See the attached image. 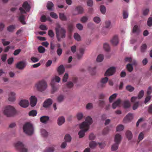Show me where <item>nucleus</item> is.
Here are the masks:
<instances>
[{"instance_id":"f257e3e1","label":"nucleus","mask_w":152,"mask_h":152,"mask_svg":"<svg viewBox=\"0 0 152 152\" xmlns=\"http://www.w3.org/2000/svg\"><path fill=\"white\" fill-rule=\"evenodd\" d=\"M92 123V118L90 116L87 117L85 121L80 125V129H82L78 133L80 138L83 137L85 135V132L89 129V126Z\"/></svg>"},{"instance_id":"f03ea898","label":"nucleus","mask_w":152,"mask_h":152,"mask_svg":"<svg viewBox=\"0 0 152 152\" xmlns=\"http://www.w3.org/2000/svg\"><path fill=\"white\" fill-rule=\"evenodd\" d=\"M55 29L56 37L58 41H61V38H64L65 37L66 30L64 28L61 27L59 24H56Z\"/></svg>"},{"instance_id":"7ed1b4c3","label":"nucleus","mask_w":152,"mask_h":152,"mask_svg":"<svg viewBox=\"0 0 152 152\" xmlns=\"http://www.w3.org/2000/svg\"><path fill=\"white\" fill-rule=\"evenodd\" d=\"M3 113L7 117H10L13 116L16 113V111L13 106L8 105L4 107Z\"/></svg>"},{"instance_id":"20e7f679","label":"nucleus","mask_w":152,"mask_h":152,"mask_svg":"<svg viewBox=\"0 0 152 152\" xmlns=\"http://www.w3.org/2000/svg\"><path fill=\"white\" fill-rule=\"evenodd\" d=\"M121 140V137L119 134H117L115 135L114 140L115 143L112 145L111 148L112 151H115L118 149Z\"/></svg>"},{"instance_id":"39448f33","label":"nucleus","mask_w":152,"mask_h":152,"mask_svg":"<svg viewBox=\"0 0 152 152\" xmlns=\"http://www.w3.org/2000/svg\"><path fill=\"white\" fill-rule=\"evenodd\" d=\"M23 129L24 132L28 135H31L33 133L32 125L29 123H27L23 125Z\"/></svg>"},{"instance_id":"423d86ee","label":"nucleus","mask_w":152,"mask_h":152,"mask_svg":"<svg viewBox=\"0 0 152 152\" xmlns=\"http://www.w3.org/2000/svg\"><path fill=\"white\" fill-rule=\"evenodd\" d=\"M36 86L38 91H42L46 88L47 84L45 81L42 80L37 83L36 84Z\"/></svg>"},{"instance_id":"0eeeda50","label":"nucleus","mask_w":152,"mask_h":152,"mask_svg":"<svg viewBox=\"0 0 152 152\" xmlns=\"http://www.w3.org/2000/svg\"><path fill=\"white\" fill-rule=\"evenodd\" d=\"M30 9V7L27 1L24 2L22 5V7H20L19 10L21 14L26 13V11L29 12Z\"/></svg>"},{"instance_id":"6e6552de","label":"nucleus","mask_w":152,"mask_h":152,"mask_svg":"<svg viewBox=\"0 0 152 152\" xmlns=\"http://www.w3.org/2000/svg\"><path fill=\"white\" fill-rule=\"evenodd\" d=\"M15 146L20 152H27V149L21 142H18L15 144Z\"/></svg>"},{"instance_id":"1a4fd4ad","label":"nucleus","mask_w":152,"mask_h":152,"mask_svg":"<svg viewBox=\"0 0 152 152\" xmlns=\"http://www.w3.org/2000/svg\"><path fill=\"white\" fill-rule=\"evenodd\" d=\"M50 84L52 87L51 92L53 94L57 91L58 86L54 82V80H52Z\"/></svg>"},{"instance_id":"9d476101","label":"nucleus","mask_w":152,"mask_h":152,"mask_svg":"<svg viewBox=\"0 0 152 152\" xmlns=\"http://www.w3.org/2000/svg\"><path fill=\"white\" fill-rule=\"evenodd\" d=\"M97 144L99 145V148H103L105 145L104 144L99 142L97 143L95 141H92L90 142L89 146L90 148H94Z\"/></svg>"},{"instance_id":"9b49d317","label":"nucleus","mask_w":152,"mask_h":152,"mask_svg":"<svg viewBox=\"0 0 152 152\" xmlns=\"http://www.w3.org/2000/svg\"><path fill=\"white\" fill-rule=\"evenodd\" d=\"M115 68L113 67H112L108 69L105 73V76H110L113 75L115 72Z\"/></svg>"},{"instance_id":"f8f14e48","label":"nucleus","mask_w":152,"mask_h":152,"mask_svg":"<svg viewBox=\"0 0 152 152\" xmlns=\"http://www.w3.org/2000/svg\"><path fill=\"white\" fill-rule=\"evenodd\" d=\"M37 99L35 96H32L30 99V105L31 107L35 106L37 102Z\"/></svg>"},{"instance_id":"ddd939ff","label":"nucleus","mask_w":152,"mask_h":152,"mask_svg":"<svg viewBox=\"0 0 152 152\" xmlns=\"http://www.w3.org/2000/svg\"><path fill=\"white\" fill-rule=\"evenodd\" d=\"M29 104V102L28 100L23 99L21 100L19 104L22 107H27Z\"/></svg>"},{"instance_id":"4468645a","label":"nucleus","mask_w":152,"mask_h":152,"mask_svg":"<svg viewBox=\"0 0 152 152\" xmlns=\"http://www.w3.org/2000/svg\"><path fill=\"white\" fill-rule=\"evenodd\" d=\"M26 65V63L25 62L21 61L17 63L16 67L19 69H22L24 68Z\"/></svg>"},{"instance_id":"2eb2a0df","label":"nucleus","mask_w":152,"mask_h":152,"mask_svg":"<svg viewBox=\"0 0 152 152\" xmlns=\"http://www.w3.org/2000/svg\"><path fill=\"white\" fill-rule=\"evenodd\" d=\"M52 103V101L50 99H46L44 102L43 104V107L45 108H47Z\"/></svg>"},{"instance_id":"dca6fc26","label":"nucleus","mask_w":152,"mask_h":152,"mask_svg":"<svg viewBox=\"0 0 152 152\" xmlns=\"http://www.w3.org/2000/svg\"><path fill=\"white\" fill-rule=\"evenodd\" d=\"M111 42L113 45H116L118 43V37L117 36H114L111 40Z\"/></svg>"},{"instance_id":"f3484780","label":"nucleus","mask_w":152,"mask_h":152,"mask_svg":"<svg viewBox=\"0 0 152 152\" xmlns=\"http://www.w3.org/2000/svg\"><path fill=\"white\" fill-rule=\"evenodd\" d=\"M49 119V117L48 116L45 115L40 117V121L42 123L46 124Z\"/></svg>"},{"instance_id":"a211bd4d","label":"nucleus","mask_w":152,"mask_h":152,"mask_svg":"<svg viewBox=\"0 0 152 152\" xmlns=\"http://www.w3.org/2000/svg\"><path fill=\"white\" fill-rule=\"evenodd\" d=\"M65 122V118L62 116L59 117L57 119V124L60 126L63 124Z\"/></svg>"},{"instance_id":"6ab92c4d","label":"nucleus","mask_w":152,"mask_h":152,"mask_svg":"<svg viewBox=\"0 0 152 152\" xmlns=\"http://www.w3.org/2000/svg\"><path fill=\"white\" fill-rule=\"evenodd\" d=\"M8 100L10 102H13L15 100V94L13 92H11L9 95Z\"/></svg>"},{"instance_id":"aec40b11","label":"nucleus","mask_w":152,"mask_h":152,"mask_svg":"<svg viewBox=\"0 0 152 152\" xmlns=\"http://www.w3.org/2000/svg\"><path fill=\"white\" fill-rule=\"evenodd\" d=\"M57 71L59 75L64 73L65 71V69L63 65L60 66L57 69Z\"/></svg>"},{"instance_id":"412c9836","label":"nucleus","mask_w":152,"mask_h":152,"mask_svg":"<svg viewBox=\"0 0 152 152\" xmlns=\"http://www.w3.org/2000/svg\"><path fill=\"white\" fill-rule=\"evenodd\" d=\"M121 100L120 99H118L115 102L112 104V107L113 109H115L120 104Z\"/></svg>"},{"instance_id":"4be33fe9","label":"nucleus","mask_w":152,"mask_h":152,"mask_svg":"<svg viewBox=\"0 0 152 152\" xmlns=\"http://www.w3.org/2000/svg\"><path fill=\"white\" fill-rule=\"evenodd\" d=\"M108 80V78L107 77H105L102 79L101 83L100 86L102 87H103L104 86V84L106 83Z\"/></svg>"},{"instance_id":"5701e85b","label":"nucleus","mask_w":152,"mask_h":152,"mask_svg":"<svg viewBox=\"0 0 152 152\" xmlns=\"http://www.w3.org/2000/svg\"><path fill=\"white\" fill-rule=\"evenodd\" d=\"M55 146L47 148L44 151V152H54L55 150Z\"/></svg>"},{"instance_id":"b1692460","label":"nucleus","mask_w":152,"mask_h":152,"mask_svg":"<svg viewBox=\"0 0 152 152\" xmlns=\"http://www.w3.org/2000/svg\"><path fill=\"white\" fill-rule=\"evenodd\" d=\"M132 114L131 113L128 114L124 119V121H129L132 118Z\"/></svg>"},{"instance_id":"393cba45","label":"nucleus","mask_w":152,"mask_h":152,"mask_svg":"<svg viewBox=\"0 0 152 152\" xmlns=\"http://www.w3.org/2000/svg\"><path fill=\"white\" fill-rule=\"evenodd\" d=\"M130 106V104L129 100H126L124 101L123 103V107L125 108H127Z\"/></svg>"},{"instance_id":"a878e982","label":"nucleus","mask_w":152,"mask_h":152,"mask_svg":"<svg viewBox=\"0 0 152 152\" xmlns=\"http://www.w3.org/2000/svg\"><path fill=\"white\" fill-rule=\"evenodd\" d=\"M19 20L21 23L23 25L25 24L26 23L25 21V16L23 15H21L19 18Z\"/></svg>"},{"instance_id":"bb28decb","label":"nucleus","mask_w":152,"mask_h":152,"mask_svg":"<svg viewBox=\"0 0 152 152\" xmlns=\"http://www.w3.org/2000/svg\"><path fill=\"white\" fill-rule=\"evenodd\" d=\"M15 28V25H11L7 27V30L10 32H12L14 29Z\"/></svg>"},{"instance_id":"cd10ccee","label":"nucleus","mask_w":152,"mask_h":152,"mask_svg":"<svg viewBox=\"0 0 152 152\" xmlns=\"http://www.w3.org/2000/svg\"><path fill=\"white\" fill-rule=\"evenodd\" d=\"M80 54H78L77 55V58L78 59H80L82 56L85 50L84 49L81 48L80 49Z\"/></svg>"},{"instance_id":"c85d7f7f","label":"nucleus","mask_w":152,"mask_h":152,"mask_svg":"<svg viewBox=\"0 0 152 152\" xmlns=\"http://www.w3.org/2000/svg\"><path fill=\"white\" fill-rule=\"evenodd\" d=\"M126 135L129 140H131L132 137V134L131 132L129 130L126 132Z\"/></svg>"},{"instance_id":"c756f323","label":"nucleus","mask_w":152,"mask_h":152,"mask_svg":"<svg viewBox=\"0 0 152 152\" xmlns=\"http://www.w3.org/2000/svg\"><path fill=\"white\" fill-rule=\"evenodd\" d=\"M53 6L54 4L52 2L48 1L47 4V7L48 10H52V7H53Z\"/></svg>"},{"instance_id":"7c9ffc66","label":"nucleus","mask_w":152,"mask_h":152,"mask_svg":"<svg viewBox=\"0 0 152 152\" xmlns=\"http://www.w3.org/2000/svg\"><path fill=\"white\" fill-rule=\"evenodd\" d=\"M75 10L78 12L79 14H82L83 13V8L80 6L77 7Z\"/></svg>"},{"instance_id":"2f4dec72","label":"nucleus","mask_w":152,"mask_h":152,"mask_svg":"<svg viewBox=\"0 0 152 152\" xmlns=\"http://www.w3.org/2000/svg\"><path fill=\"white\" fill-rule=\"evenodd\" d=\"M67 29L69 32H72L73 29V25L72 23L68 24Z\"/></svg>"},{"instance_id":"473e14b6","label":"nucleus","mask_w":152,"mask_h":152,"mask_svg":"<svg viewBox=\"0 0 152 152\" xmlns=\"http://www.w3.org/2000/svg\"><path fill=\"white\" fill-rule=\"evenodd\" d=\"M37 111L36 110H32L30 111L28 113V115L29 116H35L37 114Z\"/></svg>"},{"instance_id":"72a5a7b5","label":"nucleus","mask_w":152,"mask_h":152,"mask_svg":"<svg viewBox=\"0 0 152 152\" xmlns=\"http://www.w3.org/2000/svg\"><path fill=\"white\" fill-rule=\"evenodd\" d=\"M132 32L134 33L138 34L139 32V29L138 26L137 25H135L133 28Z\"/></svg>"},{"instance_id":"f704fd0d","label":"nucleus","mask_w":152,"mask_h":152,"mask_svg":"<svg viewBox=\"0 0 152 152\" xmlns=\"http://www.w3.org/2000/svg\"><path fill=\"white\" fill-rule=\"evenodd\" d=\"M60 18L62 20L66 21L67 20V18L63 13H60L59 15Z\"/></svg>"},{"instance_id":"c9c22d12","label":"nucleus","mask_w":152,"mask_h":152,"mask_svg":"<svg viewBox=\"0 0 152 152\" xmlns=\"http://www.w3.org/2000/svg\"><path fill=\"white\" fill-rule=\"evenodd\" d=\"M126 89L129 92H132L134 90V88L131 85H128L126 87Z\"/></svg>"},{"instance_id":"e433bc0d","label":"nucleus","mask_w":152,"mask_h":152,"mask_svg":"<svg viewBox=\"0 0 152 152\" xmlns=\"http://www.w3.org/2000/svg\"><path fill=\"white\" fill-rule=\"evenodd\" d=\"M103 55L102 54H101L98 56L96 59V60L98 62H101L103 61Z\"/></svg>"},{"instance_id":"4c0bfd02","label":"nucleus","mask_w":152,"mask_h":152,"mask_svg":"<svg viewBox=\"0 0 152 152\" xmlns=\"http://www.w3.org/2000/svg\"><path fill=\"white\" fill-rule=\"evenodd\" d=\"M74 38L78 41L81 40L80 37V35L77 33H75L74 35Z\"/></svg>"},{"instance_id":"58836bf2","label":"nucleus","mask_w":152,"mask_h":152,"mask_svg":"<svg viewBox=\"0 0 152 152\" xmlns=\"http://www.w3.org/2000/svg\"><path fill=\"white\" fill-rule=\"evenodd\" d=\"M126 68L129 72H131L133 71V67L131 64H129L126 65Z\"/></svg>"},{"instance_id":"ea45409f","label":"nucleus","mask_w":152,"mask_h":152,"mask_svg":"<svg viewBox=\"0 0 152 152\" xmlns=\"http://www.w3.org/2000/svg\"><path fill=\"white\" fill-rule=\"evenodd\" d=\"M147 48V46L146 44H144L142 45L141 47V51L142 52H145Z\"/></svg>"},{"instance_id":"a19ab883","label":"nucleus","mask_w":152,"mask_h":152,"mask_svg":"<svg viewBox=\"0 0 152 152\" xmlns=\"http://www.w3.org/2000/svg\"><path fill=\"white\" fill-rule=\"evenodd\" d=\"M117 96V94H114L111 96L109 98V101L110 102H111L113 100L115 99Z\"/></svg>"},{"instance_id":"79ce46f5","label":"nucleus","mask_w":152,"mask_h":152,"mask_svg":"<svg viewBox=\"0 0 152 152\" xmlns=\"http://www.w3.org/2000/svg\"><path fill=\"white\" fill-rule=\"evenodd\" d=\"M64 139L66 142H70L71 140V137L69 134H66L65 137Z\"/></svg>"},{"instance_id":"37998d69","label":"nucleus","mask_w":152,"mask_h":152,"mask_svg":"<svg viewBox=\"0 0 152 152\" xmlns=\"http://www.w3.org/2000/svg\"><path fill=\"white\" fill-rule=\"evenodd\" d=\"M38 51L40 53H43L45 51V49L43 47L39 46L38 48Z\"/></svg>"},{"instance_id":"c03bdc74","label":"nucleus","mask_w":152,"mask_h":152,"mask_svg":"<svg viewBox=\"0 0 152 152\" xmlns=\"http://www.w3.org/2000/svg\"><path fill=\"white\" fill-rule=\"evenodd\" d=\"M100 10L103 14H104L106 12V8L104 5H101L100 8Z\"/></svg>"},{"instance_id":"a18cd8bd","label":"nucleus","mask_w":152,"mask_h":152,"mask_svg":"<svg viewBox=\"0 0 152 152\" xmlns=\"http://www.w3.org/2000/svg\"><path fill=\"white\" fill-rule=\"evenodd\" d=\"M64 99V96L62 95H60L57 98V101L59 102H61L63 101Z\"/></svg>"},{"instance_id":"49530a36","label":"nucleus","mask_w":152,"mask_h":152,"mask_svg":"<svg viewBox=\"0 0 152 152\" xmlns=\"http://www.w3.org/2000/svg\"><path fill=\"white\" fill-rule=\"evenodd\" d=\"M7 54H4L1 56V60L3 62H5L7 59Z\"/></svg>"},{"instance_id":"de8ad7c7","label":"nucleus","mask_w":152,"mask_h":152,"mask_svg":"<svg viewBox=\"0 0 152 152\" xmlns=\"http://www.w3.org/2000/svg\"><path fill=\"white\" fill-rule=\"evenodd\" d=\"M41 132L42 135L44 137H47L48 135V133L45 130L42 129Z\"/></svg>"},{"instance_id":"09e8293b","label":"nucleus","mask_w":152,"mask_h":152,"mask_svg":"<svg viewBox=\"0 0 152 152\" xmlns=\"http://www.w3.org/2000/svg\"><path fill=\"white\" fill-rule=\"evenodd\" d=\"M147 24L148 26L151 27L152 26V18L149 17L148 20Z\"/></svg>"},{"instance_id":"8fccbe9b","label":"nucleus","mask_w":152,"mask_h":152,"mask_svg":"<svg viewBox=\"0 0 152 152\" xmlns=\"http://www.w3.org/2000/svg\"><path fill=\"white\" fill-rule=\"evenodd\" d=\"M124 128V126L122 125H119L116 128L117 131H121L123 130Z\"/></svg>"},{"instance_id":"3c124183","label":"nucleus","mask_w":152,"mask_h":152,"mask_svg":"<svg viewBox=\"0 0 152 152\" xmlns=\"http://www.w3.org/2000/svg\"><path fill=\"white\" fill-rule=\"evenodd\" d=\"M104 48L107 51H108L110 50V47L107 44L105 43L103 46Z\"/></svg>"},{"instance_id":"603ef678","label":"nucleus","mask_w":152,"mask_h":152,"mask_svg":"<svg viewBox=\"0 0 152 152\" xmlns=\"http://www.w3.org/2000/svg\"><path fill=\"white\" fill-rule=\"evenodd\" d=\"M50 15L53 18L57 19L58 18V15L55 13L51 12L50 13Z\"/></svg>"},{"instance_id":"864d4df0","label":"nucleus","mask_w":152,"mask_h":152,"mask_svg":"<svg viewBox=\"0 0 152 152\" xmlns=\"http://www.w3.org/2000/svg\"><path fill=\"white\" fill-rule=\"evenodd\" d=\"M128 14L126 10H124L123 12V16L124 19H126L128 17Z\"/></svg>"},{"instance_id":"5fc2aeb1","label":"nucleus","mask_w":152,"mask_h":152,"mask_svg":"<svg viewBox=\"0 0 152 152\" xmlns=\"http://www.w3.org/2000/svg\"><path fill=\"white\" fill-rule=\"evenodd\" d=\"M144 91L143 90L141 91L139 93L138 95V99H140L142 98L144 95Z\"/></svg>"},{"instance_id":"6e6d98bb","label":"nucleus","mask_w":152,"mask_h":152,"mask_svg":"<svg viewBox=\"0 0 152 152\" xmlns=\"http://www.w3.org/2000/svg\"><path fill=\"white\" fill-rule=\"evenodd\" d=\"M144 138V133L142 132H141L139 134L138 137V139L139 141H140L142 140Z\"/></svg>"},{"instance_id":"4d7b16f0","label":"nucleus","mask_w":152,"mask_h":152,"mask_svg":"<svg viewBox=\"0 0 152 152\" xmlns=\"http://www.w3.org/2000/svg\"><path fill=\"white\" fill-rule=\"evenodd\" d=\"M93 20L94 22L97 23H99L101 20L100 18L98 17H95L94 18Z\"/></svg>"},{"instance_id":"13d9d810","label":"nucleus","mask_w":152,"mask_h":152,"mask_svg":"<svg viewBox=\"0 0 152 152\" xmlns=\"http://www.w3.org/2000/svg\"><path fill=\"white\" fill-rule=\"evenodd\" d=\"M151 96L150 95H148L146 96L144 103L145 104H146L148 102H149L151 99Z\"/></svg>"},{"instance_id":"bf43d9fd","label":"nucleus","mask_w":152,"mask_h":152,"mask_svg":"<svg viewBox=\"0 0 152 152\" xmlns=\"http://www.w3.org/2000/svg\"><path fill=\"white\" fill-rule=\"evenodd\" d=\"M88 20V18L87 17L83 16L81 18L80 21L82 23H85Z\"/></svg>"},{"instance_id":"052dcab7","label":"nucleus","mask_w":152,"mask_h":152,"mask_svg":"<svg viewBox=\"0 0 152 152\" xmlns=\"http://www.w3.org/2000/svg\"><path fill=\"white\" fill-rule=\"evenodd\" d=\"M68 78V74L67 73H66L63 77V81L64 82H66L67 81V79Z\"/></svg>"},{"instance_id":"680f3d73","label":"nucleus","mask_w":152,"mask_h":152,"mask_svg":"<svg viewBox=\"0 0 152 152\" xmlns=\"http://www.w3.org/2000/svg\"><path fill=\"white\" fill-rule=\"evenodd\" d=\"M96 67H94L93 68H89V69L91 71V74L92 75H94L95 74V69Z\"/></svg>"},{"instance_id":"e2e57ef3","label":"nucleus","mask_w":152,"mask_h":152,"mask_svg":"<svg viewBox=\"0 0 152 152\" xmlns=\"http://www.w3.org/2000/svg\"><path fill=\"white\" fill-rule=\"evenodd\" d=\"M1 41L2 43L4 46L9 45L10 43V42L5 41V39H2Z\"/></svg>"},{"instance_id":"0e129e2a","label":"nucleus","mask_w":152,"mask_h":152,"mask_svg":"<svg viewBox=\"0 0 152 152\" xmlns=\"http://www.w3.org/2000/svg\"><path fill=\"white\" fill-rule=\"evenodd\" d=\"M152 91V88L151 86H150L148 87L147 92V94L148 95H149L151 93Z\"/></svg>"},{"instance_id":"69168bd1","label":"nucleus","mask_w":152,"mask_h":152,"mask_svg":"<svg viewBox=\"0 0 152 152\" xmlns=\"http://www.w3.org/2000/svg\"><path fill=\"white\" fill-rule=\"evenodd\" d=\"M76 26L79 30H83V27L81 24L78 23L77 24Z\"/></svg>"},{"instance_id":"338daca9","label":"nucleus","mask_w":152,"mask_h":152,"mask_svg":"<svg viewBox=\"0 0 152 152\" xmlns=\"http://www.w3.org/2000/svg\"><path fill=\"white\" fill-rule=\"evenodd\" d=\"M77 119L80 120L83 117V115L81 113H79L77 115Z\"/></svg>"},{"instance_id":"774afa93","label":"nucleus","mask_w":152,"mask_h":152,"mask_svg":"<svg viewBox=\"0 0 152 152\" xmlns=\"http://www.w3.org/2000/svg\"><path fill=\"white\" fill-rule=\"evenodd\" d=\"M148 112L150 114H152V104H151L149 106Z\"/></svg>"}]
</instances>
